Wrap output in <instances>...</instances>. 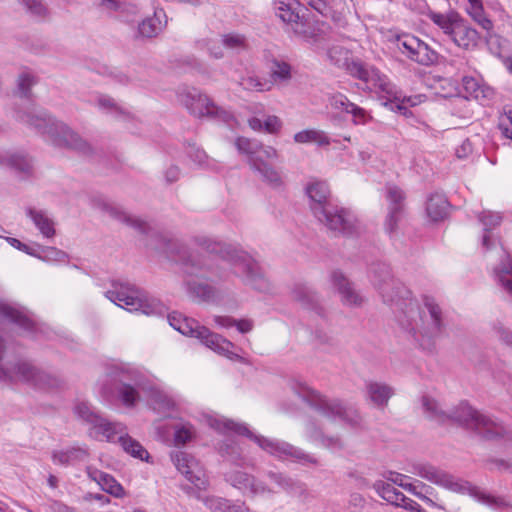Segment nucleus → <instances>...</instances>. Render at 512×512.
<instances>
[{"mask_svg":"<svg viewBox=\"0 0 512 512\" xmlns=\"http://www.w3.org/2000/svg\"><path fill=\"white\" fill-rule=\"evenodd\" d=\"M429 19L436 24L442 31L450 37L454 28L460 21L459 16L455 12H451L449 14H442L434 11L428 12Z\"/></svg>","mask_w":512,"mask_h":512,"instance_id":"obj_40","label":"nucleus"},{"mask_svg":"<svg viewBox=\"0 0 512 512\" xmlns=\"http://www.w3.org/2000/svg\"><path fill=\"white\" fill-rule=\"evenodd\" d=\"M88 475L100 485L103 491L115 497H122L124 495L123 487L113 476L97 469H88Z\"/></svg>","mask_w":512,"mask_h":512,"instance_id":"obj_33","label":"nucleus"},{"mask_svg":"<svg viewBox=\"0 0 512 512\" xmlns=\"http://www.w3.org/2000/svg\"><path fill=\"white\" fill-rule=\"evenodd\" d=\"M452 421L458 425L473 431L475 434L486 440L503 438L507 430L503 424L488 415L480 413L465 402L460 403L448 413V422Z\"/></svg>","mask_w":512,"mask_h":512,"instance_id":"obj_10","label":"nucleus"},{"mask_svg":"<svg viewBox=\"0 0 512 512\" xmlns=\"http://www.w3.org/2000/svg\"><path fill=\"white\" fill-rule=\"evenodd\" d=\"M16 119L33 128L37 133L46 135L56 146L75 150L84 156L93 154V148L84 139L43 109L17 111Z\"/></svg>","mask_w":512,"mask_h":512,"instance_id":"obj_3","label":"nucleus"},{"mask_svg":"<svg viewBox=\"0 0 512 512\" xmlns=\"http://www.w3.org/2000/svg\"><path fill=\"white\" fill-rule=\"evenodd\" d=\"M240 86L247 91L264 92L270 91L271 85L268 81H262L256 76H246L239 82Z\"/></svg>","mask_w":512,"mask_h":512,"instance_id":"obj_54","label":"nucleus"},{"mask_svg":"<svg viewBox=\"0 0 512 512\" xmlns=\"http://www.w3.org/2000/svg\"><path fill=\"white\" fill-rule=\"evenodd\" d=\"M193 243L211 255H217L227 262L233 273L254 290L266 292L270 288L259 264L246 252L229 244L217 242L207 236H195Z\"/></svg>","mask_w":512,"mask_h":512,"instance_id":"obj_2","label":"nucleus"},{"mask_svg":"<svg viewBox=\"0 0 512 512\" xmlns=\"http://www.w3.org/2000/svg\"><path fill=\"white\" fill-rule=\"evenodd\" d=\"M268 160L269 159H266L265 157L256 158L254 160V164L250 167L254 172L258 173L263 182L273 189H279L284 183L282 175L267 162Z\"/></svg>","mask_w":512,"mask_h":512,"instance_id":"obj_28","label":"nucleus"},{"mask_svg":"<svg viewBox=\"0 0 512 512\" xmlns=\"http://www.w3.org/2000/svg\"><path fill=\"white\" fill-rule=\"evenodd\" d=\"M413 473L454 493H468L477 501L489 507L501 508L509 505L503 497L487 494L478 487L471 485L468 481L458 479L452 474L431 464H416L413 466Z\"/></svg>","mask_w":512,"mask_h":512,"instance_id":"obj_5","label":"nucleus"},{"mask_svg":"<svg viewBox=\"0 0 512 512\" xmlns=\"http://www.w3.org/2000/svg\"><path fill=\"white\" fill-rule=\"evenodd\" d=\"M222 46L235 53H240L248 47V42L243 34L239 33H227L221 36Z\"/></svg>","mask_w":512,"mask_h":512,"instance_id":"obj_49","label":"nucleus"},{"mask_svg":"<svg viewBox=\"0 0 512 512\" xmlns=\"http://www.w3.org/2000/svg\"><path fill=\"white\" fill-rule=\"evenodd\" d=\"M117 442L121 445L123 450L134 458L140 460H148V451L134 438L129 436L127 433L119 435Z\"/></svg>","mask_w":512,"mask_h":512,"instance_id":"obj_41","label":"nucleus"},{"mask_svg":"<svg viewBox=\"0 0 512 512\" xmlns=\"http://www.w3.org/2000/svg\"><path fill=\"white\" fill-rule=\"evenodd\" d=\"M363 394L368 404L379 410H384L388 406L390 399L395 395V389L386 382L366 380Z\"/></svg>","mask_w":512,"mask_h":512,"instance_id":"obj_17","label":"nucleus"},{"mask_svg":"<svg viewBox=\"0 0 512 512\" xmlns=\"http://www.w3.org/2000/svg\"><path fill=\"white\" fill-rule=\"evenodd\" d=\"M346 70L350 76L364 82L371 91L384 93L389 98L398 99L396 87L373 66L361 60H352L347 64Z\"/></svg>","mask_w":512,"mask_h":512,"instance_id":"obj_13","label":"nucleus"},{"mask_svg":"<svg viewBox=\"0 0 512 512\" xmlns=\"http://www.w3.org/2000/svg\"><path fill=\"white\" fill-rule=\"evenodd\" d=\"M207 423L211 428L220 433L232 431L236 434L246 436L253 440L262 450L280 460H291L292 462L302 466L316 467L320 464L319 459L315 455L308 453L302 448L294 446L289 442L256 435L251 432L244 423H238L224 417L213 416H209L207 418Z\"/></svg>","mask_w":512,"mask_h":512,"instance_id":"obj_1","label":"nucleus"},{"mask_svg":"<svg viewBox=\"0 0 512 512\" xmlns=\"http://www.w3.org/2000/svg\"><path fill=\"white\" fill-rule=\"evenodd\" d=\"M493 336L503 345L512 347V330L500 321H495L491 325Z\"/></svg>","mask_w":512,"mask_h":512,"instance_id":"obj_55","label":"nucleus"},{"mask_svg":"<svg viewBox=\"0 0 512 512\" xmlns=\"http://www.w3.org/2000/svg\"><path fill=\"white\" fill-rule=\"evenodd\" d=\"M369 276L372 285L378 290L383 302L397 308H402V304L411 306L413 310L411 291L398 279H395L391 268L383 262L373 263L370 267Z\"/></svg>","mask_w":512,"mask_h":512,"instance_id":"obj_11","label":"nucleus"},{"mask_svg":"<svg viewBox=\"0 0 512 512\" xmlns=\"http://www.w3.org/2000/svg\"><path fill=\"white\" fill-rule=\"evenodd\" d=\"M347 114H350L352 116V122L354 125H364L372 119V117L365 109L356 105L353 102L351 103L350 108L347 111Z\"/></svg>","mask_w":512,"mask_h":512,"instance_id":"obj_62","label":"nucleus"},{"mask_svg":"<svg viewBox=\"0 0 512 512\" xmlns=\"http://www.w3.org/2000/svg\"><path fill=\"white\" fill-rule=\"evenodd\" d=\"M6 164L23 178L33 174V159L25 152L19 151L10 154L6 158Z\"/></svg>","mask_w":512,"mask_h":512,"instance_id":"obj_35","label":"nucleus"},{"mask_svg":"<svg viewBox=\"0 0 512 512\" xmlns=\"http://www.w3.org/2000/svg\"><path fill=\"white\" fill-rule=\"evenodd\" d=\"M196 434V430L190 423L181 424L175 427L174 441L176 445H184Z\"/></svg>","mask_w":512,"mask_h":512,"instance_id":"obj_56","label":"nucleus"},{"mask_svg":"<svg viewBox=\"0 0 512 512\" xmlns=\"http://www.w3.org/2000/svg\"><path fill=\"white\" fill-rule=\"evenodd\" d=\"M171 459L177 470L197 488H205L207 480L200 463L190 454L177 451L171 454Z\"/></svg>","mask_w":512,"mask_h":512,"instance_id":"obj_15","label":"nucleus"},{"mask_svg":"<svg viewBox=\"0 0 512 512\" xmlns=\"http://www.w3.org/2000/svg\"><path fill=\"white\" fill-rule=\"evenodd\" d=\"M179 332L183 335L199 339L206 347L230 359L239 358L237 354L231 352V349L234 347L232 342L219 334L211 332L207 327L200 325L195 319L186 317L185 320L182 321Z\"/></svg>","mask_w":512,"mask_h":512,"instance_id":"obj_12","label":"nucleus"},{"mask_svg":"<svg viewBox=\"0 0 512 512\" xmlns=\"http://www.w3.org/2000/svg\"><path fill=\"white\" fill-rule=\"evenodd\" d=\"M105 297L129 312H139L147 316L164 315L166 312V307L160 300L126 283L113 282L112 288L105 292Z\"/></svg>","mask_w":512,"mask_h":512,"instance_id":"obj_9","label":"nucleus"},{"mask_svg":"<svg viewBox=\"0 0 512 512\" xmlns=\"http://www.w3.org/2000/svg\"><path fill=\"white\" fill-rule=\"evenodd\" d=\"M89 456L88 450L84 447H70L52 452V461L62 466L76 465L84 462Z\"/></svg>","mask_w":512,"mask_h":512,"instance_id":"obj_29","label":"nucleus"},{"mask_svg":"<svg viewBox=\"0 0 512 512\" xmlns=\"http://www.w3.org/2000/svg\"><path fill=\"white\" fill-rule=\"evenodd\" d=\"M218 450L222 456H227L234 462L240 458L239 448L233 438H227L219 443Z\"/></svg>","mask_w":512,"mask_h":512,"instance_id":"obj_59","label":"nucleus"},{"mask_svg":"<svg viewBox=\"0 0 512 512\" xmlns=\"http://www.w3.org/2000/svg\"><path fill=\"white\" fill-rule=\"evenodd\" d=\"M402 216L403 212L396 211L395 209L388 211L384 222V229L390 237L397 235L399 222L401 221Z\"/></svg>","mask_w":512,"mask_h":512,"instance_id":"obj_58","label":"nucleus"},{"mask_svg":"<svg viewBox=\"0 0 512 512\" xmlns=\"http://www.w3.org/2000/svg\"><path fill=\"white\" fill-rule=\"evenodd\" d=\"M27 12L36 18H45L48 14L47 7L41 0H20Z\"/></svg>","mask_w":512,"mask_h":512,"instance_id":"obj_60","label":"nucleus"},{"mask_svg":"<svg viewBox=\"0 0 512 512\" xmlns=\"http://www.w3.org/2000/svg\"><path fill=\"white\" fill-rule=\"evenodd\" d=\"M329 105L337 111L347 113L350 108L351 101L348 97L342 93H335L329 96L328 98Z\"/></svg>","mask_w":512,"mask_h":512,"instance_id":"obj_63","label":"nucleus"},{"mask_svg":"<svg viewBox=\"0 0 512 512\" xmlns=\"http://www.w3.org/2000/svg\"><path fill=\"white\" fill-rule=\"evenodd\" d=\"M186 286L189 296L199 302H207L214 298L213 287L206 283L192 280L187 281Z\"/></svg>","mask_w":512,"mask_h":512,"instance_id":"obj_44","label":"nucleus"},{"mask_svg":"<svg viewBox=\"0 0 512 512\" xmlns=\"http://www.w3.org/2000/svg\"><path fill=\"white\" fill-rule=\"evenodd\" d=\"M402 488L409 493L413 494L417 498L424 501L428 506L433 508H442L440 505H438L435 501H433L431 498H429L427 495L422 493V490H425L426 493L431 494L434 490L432 487L426 485L425 483L421 481H417V485L413 483H406L402 485Z\"/></svg>","mask_w":512,"mask_h":512,"instance_id":"obj_50","label":"nucleus"},{"mask_svg":"<svg viewBox=\"0 0 512 512\" xmlns=\"http://www.w3.org/2000/svg\"><path fill=\"white\" fill-rule=\"evenodd\" d=\"M291 294L293 300L303 308L313 311L321 318L325 316V310L319 303L317 294L306 284H296Z\"/></svg>","mask_w":512,"mask_h":512,"instance_id":"obj_26","label":"nucleus"},{"mask_svg":"<svg viewBox=\"0 0 512 512\" xmlns=\"http://www.w3.org/2000/svg\"><path fill=\"white\" fill-rule=\"evenodd\" d=\"M315 218L328 230L335 234L351 236L358 231L357 219L354 214L343 207L332 204Z\"/></svg>","mask_w":512,"mask_h":512,"instance_id":"obj_14","label":"nucleus"},{"mask_svg":"<svg viewBox=\"0 0 512 512\" xmlns=\"http://www.w3.org/2000/svg\"><path fill=\"white\" fill-rule=\"evenodd\" d=\"M137 386L146 395L147 401L153 410L166 414L175 409L176 403L174 399L158 386L148 381L138 382Z\"/></svg>","mask_w":512,"mask_h":512,"instance_id":"obj_20","label":"nucleus"},{"mask_svg":"<svg viewBox=\"0 0 512 512\" xmlns=\"http://www.w3.org/2000/svg\"><path fill=\"white\" fill-rule=\"evenodd\" d=\"M190 113L196 117L206 116L225 123H230V121L233 120L231 112L217 106L212 100L202 93L193 104Z\"/></svg>","mask_w":512,"mask_h":512,"instance_id":"obj_22","label":"nucleus"},{"mask_svg":"<svg viewBox=\"0 0 512 512\" xmlns=\"http://www.w3.org/2000/svg\"><path fill=\"white\" fill-rule=\"evenodd\" d=\"M141 381L142 380H137L135 386L126 383L121 384L118 389V394L124 405L134 406L140 399L139 391L141 390L138 388L137 383Z\"/></svg>","mask_w":512,"mask_h":512,"instance_id":"obj_51","label":"nucleus"},{"mask_svg":"<svg viewBox=\"0 0 512 512\" xmlns=\"http://www.w3.org/2000/svg\"><path fill=\"white\" fill-rule=\"evenodd\" d=\"M38 83V78L30 71H22L16 79L15 95L30 99L32 88Z\"/></svg>","mask_w":512,"mask_h":512,"instance_id":"obj_43","label":"nucleus"},{"mask_svg":"<svg viewBox=\"0 0 512 512\" xmlns=\"http://www.w3.org/2000/svg\"><path fill=\"white\" fill-rule=\"evenodd\" d=\"M97 105L100 109L114 114L116 117H126L128 113L117 104V102L108 95H100L97 98Z\"/></svg>","mask_w":512,"mask_h":512,"instance_id":"obj_52","label":"nucleus"},{"mask_svg":"<svg viewBox=\"0 0 512 512\" xmlns=\"http://www.w3.org/2000/svg\"><path fill=\"white\" fill-rule=\"evenodd\" d=\"M160 14H164L162 10L155 11L152 17L144 19L139 25L137 38H152L157 36L163 29V23L160 20Z\"/></svg>","mask_w":512,"mask_h":512,"instance_id":"obj_36","label":"nucleus"},{"mask_svg":"<svg viewBox=\"0 0 512 512\" xmlns=\"http://www.w3.org/2000/svg\"><path fill=\"white\" fill-rule=\"evenodd\" d=\"M294 141L297 143H316L319 146H327L330 139L325 132L316 129H307L297 132L294 135Z\"/></svg>","mask_w":512,"mask_h":512,"instance_id":"obj_46","label":"nucleus"},{"mask_svg":"<svg viewBox=\"0 0 512 512\" xmlns=\"http://www.w3.org/2000/svg\"><path fill=\"white\" fill-rule=\"evenodd\" d=\"M412 301L415 303L412 311L408 304L409 301L406 302V306L402 304V308H398L408 318L406 329L415 338H418V336L428 339L438 337L444 328L440 306L433 298L425 296L423 299L424 309L420 311L417 302L413 298Z\"/></svg>","mask_w":512,"mask_h":512,"instance_id":"obj_6","label":"nucleus"},{"mask_svg":"<svg viewBox=\"0 0 512 512\" xmlns=\"http://www.w3.org/2000/svg\"><path fill=\"white\" fill-rule=\"evenodd\" d=\"M5 350V342L0 337V381L6 383L20 381L41 389L57 388L61 385V380L57 376L39 369L28 360L18 359L3 363Z\"/></svg>","mask_w":512,"mask_h":512,"instance_id":"obj_7","label":"nucleus"},{"mask_svg":"<svg viewBox=\"0 0 512 512\" xmlns=\"http://www.w3.org/2000/svg\"><path fill=\"white\" fill-rule=\"evenodd\" d=\"M463 87L468 94V97L474 98L478 101L488 100L493 96V90L489 87L481 85L474 77H463Z\"/></svg>","mask_w":512,"mask_h":512,"instance_id":"obj_38","label":"nucleus"},{"mask_svg":"<svg viewBox=\"0 0 512 512\" xmlns=\"http://www.w3.org/2000/svg\"><path fill=\"white\" fill-rule=\"evenodd\" d=\"M235 147L238 152L248 157L249 165L254 164L256 158L265 157L266 159H276L278 157L275 148L263 145L255 139L238 137L235 140Z\"/></svg>","mask_w":512,"mask_h":512,"instance_id":"obj_21","label":"nucleus"},{"mask_svg":"<svg viewBox=\"0 0 512 512\" xmlns=\"http://www.w3.org/2000/svg\"><path fill=\"white\" fill-rule=\"evenodd\" d=\"M495 275L502 287L512 296V259L504 252V259L495 268Z\"/></svg>","mask_w":512,"mask_h":512,"instance_id":"obj_42","label":"nucleus"},{"mask_svg":"<svg viewBox=\"0 0 512 512\" xmlns=\"http://www.w3.org/2000/svg\"><path fill=\"white\" fill-rule=\"evenodd\" d=\"M291 389L313 410L329 421L339 420L353 428L361 426L363 419L355 406L339 398H330L302 382L293 381Z\"/></svg>","mask_w":512,"mask_h":512,"instance_id":"obj_4","label":"nucleus"},{"mask_svg":"<svg viewBox=\"0 0 512 512\" xmlns=\"http://www.w3.org/2000/svg\"><path fill=\"white\" fill-rule=\"evenodd\" d=\"M330 277L334 287L338 290L341 296V301L344 305L359 307L363 304V296L356 291L353 284L341 271H333Z\"/></svg>","mask_w":512,"mask_h":512,"instance_id":"obj_24","label":"nucleus"},{"mask_svg":"<svg viewBox=\"0 0 512 512\" xmlns=\"http://www.w3.org/2000/svg\"><path fill=\"white\" fill-rule=\"evenodd\" d=\"M225 479L233 487L241 490L243 493L249 492L252 496L274 493V490L264 482L243 471L229 472L226 474Z\"/></svg>","mask_w":512,"mask_h":512,"instance_id":"obj_19","label":"nucleus"},{"mask_svg":"<svg viewBox=\"0 0 512 512\" xmlns=\"http://www.w3.org/2000/svg\"><path fill=\"white\" fill-rule=\"evenodd\" d=\"M163 250L170 260L180 265L186 275L209 278L211 274H215L220 278L225 277L213 267L210 256L191 251L180 239H163Z\"/></svg>","mask_w":512,"mask_h":512,"instance_id":"obj_8","label":"nucleus"},{"mask_svg":"<svg viewBox=\"0 0 512 512\" xmlns=\"http://www.w3.org/2000/svg\"><path fill=\"white\" fill-rule=\"evenodd\" d=\"M305 191L310 200V209L315 217L333 204L329 200L330 189L325 181H313L306 186Z\"/></svg>","mask_w":512,"mask_h":512,"instance_id":"obj_23","label":"nucleus"},{"mask_svg":"<svg viewBox=\"0 0 512 512\" xmlns=\"http://www.w3.org/2000/svg\"><path fill=\"white\" fill-rule=\"evenodd\" d=\"M269 77L268 82L271 86L276 85H287L292 79V67L291 65L281 59L273 58L269 61Z\"/></svg>","mask_w":512,"mask_h":512,"instance_id":"obj_31","label":"nucleus"},{"mask_svg":"<svg viewBox=\"0 0 512 512\" xmlns=\"http://www.w3.org/2000/svg\"><path fill=\"white\" fill-rule=\"evenodd\" d=\"M421 402L424 413L428 419L439 424H445L448 422L449 412L444 411L434 398L424 395Z\"/></svg>","mask_w":512,"mask_h":512,"instance_id":"obj_37","label":"nucleus"},{"mask_svg":"<svg viewBox=\"0 0 512 512\" xmlns=\"http://www.w3.org/2000/svg\"><path fill=\"white\" fill-rule=\"evenodd\" d=\"M99 207L115 220L134 228L142 234H148L150 230L149 224L142 219L129 214L123 210L122 207L108 201H101Z\"/></svg>","mask_w":512,"mask_h":512,"instance_id":"obj_25","label":"nucleus"},{"mask_svg":"<svg viewBox=\"0 0 512 512\" xmlns=\"http://www.w3.org/2000/svg\"><path fill=\"white\" fill-rule=\"evenodd\" d=\"M275 10L276 15L291 28L296 37L304 40L313 37V32L310 30L307 21L295 11L291 4L279 1L275 4Z\"/></svg>","mask_w":512,"mask_h":512,"instance_id":"obj_16","label":"nucleus"},{"mask_svg":"<svg viewBox=\"0 0 512 512\" xmlns=\"http://www.w3.org/2000/svg\"><path fill=\"white\" fill-rule=\"evenodd\" d=\"M400 47L411 60L421 65L429 66L437 61V53L416 37L409 36L400 40Z\"/></svg>","mask_w":512,"mask_h":512,"instance_id":"obj_18","label":"nucleus"},{"mask_svg":"<svg viewBox=\"0 0 512 512\" xmlns=\"http://www.w3.org/2000/svg\"><path fill=\"white\" fill-rule=\"evenodd\" d=\"M93 429L97 434L102 435L108 442H115L119 435L123 434V427L120 423H112L101 417V421L95 424Z\"/></svg>","mask_w":512,"mask_h":512,"instance_id":"obj_47","label":"nucleus"},{"mask_svg":"<svg viewBox=\"0 0 512 512\" xmlns=\"http://www.w3.org/2000/svg\"><path fill=\"white\" fill-rule=\"evenodd\" d=\"M201 92L194 87H181L177 92L178 101L190 112Z\"/></svg>","mask_w":512,"mask_h":512,"instance_id":"obj_53","label":"nucleus"},{"mask_svg":"<svg viewBox=\"0 0 512 512\" xmlns=\"http://www.w3.org/2000/svg\"><path fill=\"white\" fill-rule=\"evenodd\" d=\"M348 51L342 46H333L327 50V58L330 64L336 67H347Z\"/></svg>","mask_w":512,"mask_h":512,"instance_id":"obj_57","label":"nucleus"},{"mask_svg":"<svg viewBox=\"0 0 512 512\" xmlns=\"http://www.w3.org/2000/svg\"><path fill=\"white\" fill-rule=\"evenodd\" d=\"M373 488L376 493L385 501H391V497L395 495L397 489L392 486L391 483L385 482L383 480H377L373 484Z\"/></svg>","mask_w":512,"mask_h":512,"instance_id":"obj_64","label":"nucleus"},{"mask_svg":"<svg viewBox=\"0 0 512 512\" xmlns=\"http://www.w3.org/2000/svg\"><path fill=\"white\" fill-rule=\"evenodd\" d=\"M26 215L32 220L44 237L52 238L55 235L54 221L45 211L28 207L26 209Z\"/></svg>","mask_w":512,"mask_h":512,"instance_id":"obj_34","label":"nucleus"},{"mask_svg":"<svg viewBox=\"0 0 512 512\" xmlns=\"http://www.w3.org/2000/svg\"><path fill=\"white\" fill-rule=\"evenodd\" d=\"M287 493L291 494L294 497H297L302 502H307L312 497L310 491L307 488V485L304 482L299 481L297 479L293 480Z\"/></svg>","mask_w":512,"mask_h":512,"instance_id":"obj_61","label":"nucleus"},{"mask_svg":"<svg viewBox=\"0 0 512 512\" xmlns=\"http://www.w3.org/2000/svg\"><path fill=\"white\" fill-rule=\"evenodd\" d=\"M386 199L388 201V211L396 210L404 212L405 193L394 184L386 186Z\"/></svg>","mask_w":512,"mask_h":512,"instance_id":"obj_48","label":"nucleus"},{"mask_svg":"<svg viewBox=\"0 0 512 512\" xmlns=\"http://www.w3.org/2000/svg\"><path fill=\"white\" fill-rule=\"evenodd\" d=\"M75 415L83 422L92 426L100 423L102 415L88 402L79 401L74 406Z\"/></svg>","mask_w":512,"mask_h":512,"instance_id":"obj_45","label":"nucleus"},{"mask_svg":"<svg viewBox=\"0 0 512 512\" xmlns=\"http://www.w3.org/2000/svg\"><path fill=\"white\" fill-rule=\"evenodd\" d=\"M449 209V203L447 198L442 193H433L429 196L426 205V212L428 217L434 221L443 220Z\"/></svg>","mask_w":512,"mask_h":512,"instance_id":"obj_32","label":"nucleus"},{"mask_svg":"<svg viewBox=\"0 0 512 512\" xmlns=\"http://www.w3.org/2000/svg\"><path fill=\"white\" fill-rule=\"evenodd\" d=\"M479 221L484 226V235L482 237V246L486 250H489L492 246L491 236L489 235V231L500 225L502 221V216L499 213H494L491 211H484L479 215Z\"/></svg>","mask_w":512,"mask_h":512,"instance_id":"obj_39","label":"nucleus"},{"mask_svg":"<svg viewBox=\"0 0 512 512\" xmlns=\"http://www.w3.org/2000/svg\"><path fill=\"white\" fill-rule=\"evenodd\" d=\"M449 39L460 48L471 49L477 45L479 33L476 29L466 26L459 21Z\"/></svg>","mask_w":512,"mask_h":512,"instance_id":"obj_30","label":"nucleus"},{"mask_svg":"<svg viewBox=\"0 0 512 512\" xmlns=\"http://www.w3.org/2000/svg\"><path fill=\"white\" fill-rule=\"evenodd\" d=\"M0 320L16 324L30 333L34 332L36 328L35 322L24 311L3 301H0Z\"/></svg>","mask_w":512,"mask_h":512,"instance_id":"obj_27","label":"nucleus"}]
</instances>
